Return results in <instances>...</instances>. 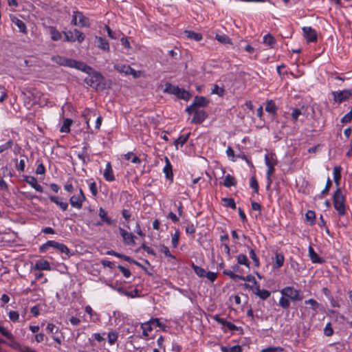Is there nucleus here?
<instances>
[{"instance_id": "c85d7f7f", "label": "nucleus", "mask_w": 352, "mask_h": 352, "mask_svg": "<svg viewBox=\"0 0 352 352\" xmlns=\"http://www.w3.org/2000/svg\"><path fill=\"white\" fill-rule=\"evenodd\" d=\"M0 333L10 341L14 342L13 335L2 326H0ZM16 346H18L19 344L14 342L13 347L16 349Z\"/></svg>"}, {"instance_id": "13d9d810", "label": "nucleus", "mask_w": 352, "mask_h": 352, "mask_svg": "<svg viewBox=\"0 0 352 352\" xmlns=\"http://www.w3.org/2000/svg\"><path fill=\"white\" fill-rule=\"evenodd\" d=\"M46 330L52 333H56L58 331V327H56L54 324L49 323L46 327Z\"/></svg>"}, {"instance_id": "5fc2aeb1", "label": "nucleus", "mask_w": 352, "mask_h": 352, "mask_svg": "<svg viewBox=\"0 0 352 352\" xmlns=\"http://www.w3.org/2000/svg\"><path fill=\"white\" fill-rule=\"evenodd\" d=\"M193 269L195 272L199 276V277H205L206 275V270L203 269L201 267L193 265Z\"/></svg>"}, {"instance_id": "5701e85b", "label": "nucleus", "mask_w": 352, "mask_h": 352, "mask_svg": "<svg viewBox=\"0 0 352 352\" xmlns=\"http://www.w3.org/2000/svg\"><path fill=\"white\" fill-rule=\"evenodd\" d=\"M77 156L79 160H80L82 162V164H85L87 162V159H89V155L87 153V144L82 147V151L77 153Z\"/></svg>"}, {"instance_id": "f3484780", "label": "nucleus", "mask_w": 352, "mask_h": 352, "mask_svg": "<svg viewBox=\"0 0 352 352\" xmlns=\"http://www.w3.org/2000/svg\"><path fill=\"white\" fill-rule=\"evenodd\" d=\"M103 175L104 179L108 182H113L115 180V177L110 162L107 163Z\"/></svg>"}, {"instance_id": "4c0bfd02", "label": "nucleus", "mask_w": 352, "mask_h": 352, "mask_svg": "<svg viewBox=\"0 0 352 352\" xmlns=\"http://www.w3.org/2000/svg\"><path fill=\"white\" fill-rule=\"evenodd\" d=\"M56 250L60 251L61 253L65 254L67 258L73 255V254L70 252L69 249L63 243H59Z\"/></svg>"}, {"instance_id": "7ed1b4c3", "label": "nucleus", "mask_w": 352, "mask_h": 352, "mask_svg": "<svg viewBox=\"0 0 352 352\" xmlns=\"http://www.w3.org/2000/svg\"><path fill=\"white\" fill-rule=\"evenodd\" d=\"M52 60L60 66L67 67L69 68H75L76 69H78L80 67H85L83 65H82V61H78L72 58H68L59 55L53 56L52 57Z\"/></svg>"}, {"instance_id": "0eeeda50", "label": "nucleus", "mask_w": 352, "mask_h": 352, "mask_svg": "<svg viewBox=\"0 0 352 352\" xmlns=\"http://www.w3.org/2000/svg\"><path fill=\"white\" fill-rule=\"evenodd\" d=\"M113 67L118 72L123 73L125 75H132L134 78H138L140 76V72L135 71L129 65L118 63L114 65Z\"/></svg>"}, {"instance_id": "1a4fd4ad", "label": "nucleus", "mask_w": 352, "mask_h": 352, "mask_svg": "<svg viewBox=\"0 0 352 352\" xmlns=\"http://www.w3.org/2000/svg\"><path fill=\"white\" fill-rule=\"evenodd\" d=\"M189 114H193V117L192 118V122L195 124H201L202 123L205 119L207 118L206 112L200 109H195L190 111H186Z\"/></svg>"}, {"instance_id": "774afa93", "label": "nucleus", "mask_w": 352, "mask_h": 352, "mask_svg": "<svg viewBox=\"0 0 352 352\" xmlns=\"http://www.w3.org/2000/svg\"><path fill=\"white\" fill-rule=\"evenodd\" d=\"M45 168L44 165L42 163L39 164L36 167V173L37 175H43L45 173Z\"/></svg>"}, {"instance_id": "6e6d98bb", "label": "nucleus", "mask_w": 352, "mask_h": 352, "mask_svg": "<svg viewBox=\"0 0 352 352\" xmlns=\"http://www.w3.org/2000/svg\"><path fill=\"white\" fill-rule=\"evenodd\" d=\"M250 256L253 260L256 267H258L260 265L259 260L256 255V253L253 249L250 250Z\"/></svg>"}, {"instance_id": "cd10ccee", "label": "nucleus", "mask_w": 352, "mask_h": 352, "mask_svg": "<svg viewBox=\"0 0 352 352\" xmlns=\"http://www.w3.org/2000/svg\"><path fill=\"white\" fill-rule=\"evenodd\" d=\"M49 30L52 40L57 41L61 38V33L55 27L50 26Z\"/></svg>"}, {"instance_id": "e2e57ef3", "label": "nucleus", "mask_w": 352, "mask_h": 352, "mask_svg": "<svg viewBox=\"0 0 352 352\" xmlns=\"http://www.w3.org/2000/svg\"><path fill=\"white\" fill-rule=\"evenodd\" d=\"M89 190L91 192L92 195L94 196H96L97 194H98V190H97V187H96V184L94 181H92L90 184H89Z\"/></svg>"}, {"instance_id": "9b49d317", "label": "nucleus", "mask_w": 352, "mask_h": 352, "mask_svg": "<svg viewBox=\"0 0 352 352\" xmlns=\"http://www.w3.org/2000/svg\"><path fill=\"white\" fill-rule=\"evenodd\" d=\"M334 96V100L337 102H342L351 96V93L349 89H343L340 91L332 92Z\"/></svg>"}, {"instance_id": "bb28decb", "label": "nucleus", "mask_w": 352, "mask_h": 352, "mask_svg": "<svg viewBox=\"0 0 352 352\" xmlns=\"http://www.w3.org/2000/svg\"><path fill=\"white\" fill-rule=\"evenodd\" d=\"M223 184L227 188L234 186L236 184V180L234 178V177L230 175V174H228L225 177V179L223 182Z\"/></svg>"}, {"instance_id": "a878e982", "label": "nucleus", "mask_w": 352, "mask_h": 352, "mask_svg": "<svg viewBox=\"0 0 352 352\" xmlns=\"http://www.w3.org/2000/svg\"><path fill=\"white\" fill-rule=\"evenodd\" d=\"M59 243L55 241H48L40 247V252H44L47 251L49 248H53L56 249Z\"/></svg>"}, {"instance_id": "2f4dec72", "label": "nucleus", "mask_w": 352, "mask_h": 352, "mask_svg": "<svg viewBox=\"0 0 352 352\" xmlns=\"http://www.w3.org/2000/svg\"><path fill=\"white\" fill-rule=\"evenodd\" d=\"M73 121L69 118L64 120L63 124L60 127V131L61 133H69L70 131V126L72 124Z\"/></svg>"}, {"instance_id": "9d476101", "label": "nucleus", "mask_w": 352, "mask_h": 352, "mask_svg": "<svg viewBox=\"0 0 352 352\" xmlns=\"http://www.w3.org/2000/svg\"><path fill=\"white\" fill-rule=\"evenodd\" d=\"M209 100L204 96H196L194 99L192 104L188 107L186 111H190L195 109H199L200 107H204L209 103Z\"/></svg>"}, {"instance_id": "49530a36", "label": "nucleus", "mask_w": 352, "mask_h": 352, "mask_svg": "<svg viewBox=\"0 0 352 352\" xmlns=\"http://www.w3.org/2000/svg\"><path fill=\"white\" fill-rule=\"evenodd\" d=\"M240 280H245V281H248V282H250V283H252L254 285H256V287L259 285L257 281L256 280L254 276H253L251 274H249L246 276H241V277H240Z\"/></svg>"}, {"instance_id": "ea45409f", "label": "nucleus", "mask_w": 352, "mask_h": 352, "mask_svg": "<svg viewBox=\"0 0 352 352\" xmlns=\"http://www.w3.org/2000/svg\"><path fill=\"white\" fill-rule=\"evenodd\" d=\"M13 22L17 26V28L19 29L20 32H21L24 34L27 33V28H26L25 23L23 21H21L19 19H16L15 21H13Z\"/></svg>"}, {"instance_id": "69168bd1", "label": "nucleus", "mask_w": 352, "mask_h": 352, "mask_svg": "<svg viewBox=\"0 0 352 352\" xmlns=\"http://www.w3.org/2000/svg\"><path fill=\"white\" fill-rule=\"evenodd\" d=\"M331 185H332L331 181L329 178H328L327 183H326V186H325L324 188L322 190L321 193L322 195L327 194L329 191V189H330Z\"/></svg>"}, {"instance_id": "a18cd8bd", "label": "nucleus", "mask_w": 352, "mask_h": 352, "mask_svg": "<svg viewBox=\"0 0 352 352\" xmlns=\"http://www.w3.org/2000/svg\"><path fill=\"white\" fill-rule=\"evenodd\" d=\"M250 187L254 190V192L257 193L258 192V184L255 176H252L250 180Z\"/></svg>"}, {"instance_id": "f03ea898", "label": "nucleus", "mask_w": 352, "mask_h": 352, "mask_svg": "<svg viewBox=\"0 0 352 352\" xmlns=\"http://www.w3.org/2000/svg\"><path fill=\"white\" fill-rule=\"evenodd\" d=\"M333 204L334 208L337 210L340 216H344L346 214L345 198L340 188H338L334 192L333 197Z\"/></svg>"}, {"instance_id": "c03bdc74", "label": "nucleus", "mask_w": 352, "mask_h": 352, "mask_svg": "<svg viewBox=\"0 0 352 352\" xmlns=\"http://www.w3.org/2000/svg\"><path fill=\"white\" fill-rule=\"evenodd\" d=\"M265 110L268 113H274L276 110V107L272 100L267 101L265 107Z\"/></svg>"}, {"instance_id": "f704fd0d", "label": "nucleus", "mask_w": 352, "mask_h": 352, "mask_svg": "<svg viewBox=\"0 0 352 352\" xmlns=\"http://www.w3.org/2000/svg\"><path fill=\"white\" fill-rule=\"evenodd\" d=\"M221 351L222 352H241L242 348L240 345H235L231 347L221 346Z\"/></svg>"}, {"instance_id": "f257e3e1", "label": "nucleus", "mask_w": 352, "mask_h": 352, "mask_svg": "<svg viewBox=\"0 0 352 352\" xmlns=\"http://www.w3.org/2000/svg\"><path fill=\"white\" fill-rule=\"evenodd\" d=\"M82 65L85 67H80L78 70L88 74L87 77L85 78L86 84L92 88H100V85L104 81L103 76L85 63L82 62Z\"/></svg>"}, {"instance_id": "8fccbe9b", "label": "nucleus", "mask_w": 352, "mask_h": 352, "mask_svg": "<svg viewBox=\"0 0 352 352\" xmlns=\"http://www.w3.org/2000/svg\"><path fill=\"white\" fill-rule=\"evenodd\" d=\"M223 274L228 276L231 279L234 280L237 279L240 280L241 275L235 274L234 271L226 270L223 271Z\"/></svg>"}, {"instance_id": "dca6fc26", "label": "nucleus", "mask_w": 352, "mask_h": 352, "mask_svg": "<svg viewBox=\"0 0 352 352\" xmlns=\"http://www.w3.org/2000/svg\"><path fill=\"white\" fill-rule=\"evenodd\" d=\"M254 293L255 295L258 296L262 300L267 299L271 295V293L270 291H268L267 289H261L260 288L259 285H258L256 287H255Z\"/></svg>"}, {"instance_id": "412c9836", "label": "nucleus", "mask_w": 352, "mask_h": 352, "mask_svg": "<svg viewBox=\"0 0 352 352\" xmlns=\"http://www.w3.org/2000/svg\"><path fill=\"white\" fill-rule=\"evenodd\" d=\"M309 256L311 261L314 263H322L323 262V259L319 257L311 246L309 248Z\"/></svg>"}, {"instance_id": "393cba45", "label": "nucleus", "mask_w": 352, "mask_h": 352, "mask_svg": "<svg viewBox=\"0 0 352 352\" xmlns=\"http://www.w3.org/2000/svg\"><path fill=\"white\" fill-rule=\"evenodd\" d=\"M183 33L187 38L197 41H201L203 38L201 34L192 31L185 30Z\"/></svg>"}, {"instance_id": "052dcab7", "label": "nucleus", "mask_w": 352, "mask_h": 352, "mask_svg": "<svg viewBox=\"0 0 352 352\" xmlns=\"http://www.w3.org/2000/svg\"><path fill=\"white\" fill-rule=\"evenodd\" d=\"M13 144L12 141L9 140L6 142L4 144L0 146V153H2L12 147Z\"/></svg>"}, {"instance_id": "4be33fe9", "label": "nucleus", "mask_w": 352, "mask_h": 352, "mask_svg": "<svg viewBox=\"0 0 352 352\" xmlns=\"http://www.w3.org/2000/svg\"><path fill=\"white\" fill-rule=\"evenodd\" d=\"M266 165L276 166L277 164V158L275 153H271L265 155Z\"/></svg>"}, {"instance_id": "aec40b11", "label": "nucleus", "mask_w": 352, "mask_h": 352, "mask_svg": "<svg viewBox=\"0 0 352 352\" xmlns=\"http://www.w3.org/2000/svg\"><path fill=\"white\" fill-rule=\"evenodd\" d=\"M275 263L273 265L274 268H280L284 265L285 257L282 253H275Z\"/></svg>"}, {"instance_id": "473e14b6", "label": "nucleus", "mask_w": 352, "mask_h": 352, "mask_svg": "<svg viewBox=\"0 0 352 352\" xmlns=\"http://www.w3.org/2000/svg\"><path fill=\"white\" fill-rule=\"evenodd\" d=\"M333 179L337 186L340 184L341 179V168L340 166H335L333 168Z\"/></svg>"}, {"instance_id": "4d7b16f0", "label": "nucleus", "mask_w": 352, "mask_h": 352, "mask_svg": "<svg viewBox=\"0 0 352 352\" xmlns=\"http://www.w3.org/2000/svg\"><path fill=\"white\" fill-rule=\"evenodd\" d=\"M9 315V318L12 321V322H16L18 321L19 318V314L17 311H10L8 314Z\"/></svg>"}, {"instance_id": "7c9ffc66", "label": "nucleus", "mask_w": 352, "mask_h": 352, "mask_svg": "<svg viewBox=\"0 0 352 352\" xmlns=\"http://www.w3.org/2000/svg\"><path fill=\"white\" fill-rule=\"evenodd\" d=\"M305 113L306 110L304 106H302L301 109H294L292 113V118L296 122L298 120L299 116L305 115Z\"/></svg>"}, {"instance_id": "09e8293b", "label": "nucleus", "mask_w": 352, "mask_h": 352, "mask_svg": "<svg viewBox=\"0 0 352 352\" xmlns=\"http://www.w3.org/2000/svg\"><path fill=\"white\" fill-rule=\"evenodd\" d=\"M275 38L271 34H268L263 37V43L272 46L275 43Z\"/></svg>"}, {"instance_id": "b1692460", "label": "nucleus", "mask_w": 352, "mask_h": 352, "mask_svg": "<svg viewBox=\"0 0 352 352\" xmlns=\"http://www.w3.org/2000/svg\"><path fill=\"white\" fill-rule=\"evenodd\" d=\"M98 215L103 222L106 223L108 225L112 224V220L111 219L110 217H108L107 212L104 208H100Z\"/></svg>"}, {"instance_id": "20e7f679", "label": "nucleus", "mask_w": 352, "mask_h": 352, "mask_svg": "<svg viewBox=\"0 0 352 352\" xmlns=\"http://www.w3.org/2000/svg\"><path fill=\"white\" fill-rule=\"evenodd\" d=\"M71 24L80 27L89 28L91 25L89 19L78 10L73 11L72 20Z\"/></svg>"}, {"instance_id": "72a5a7b5", "label": "nucleus", "mask_w": 352, "mask_h": 352, "mask_svg": "<svg viewBox=\"0 0 352 352\" xmlns=\"http://www.w3.org/2000/svg\"><path fill=\"white\" fill-rule=\"evenodd\" d=\"M305 304L310 305L311 309L314 311L313 316L317 314V309L319 308V303L314 299L311 298L305 301Z\"/></svg>"}, {"instance_id": "423d86ee", "label": "nucleus", "mask_w": 352, "mask_h": 352, "mask_svg": "<svg viewBox=\"0 0 352 352\" xmlns=\"http://www.w3.org/2000/svg\"><path fill=\"white\" fill-rule=\"evenodd\" d=\"M86 200L85 195L81 188L78 194H75L69 199L71 206L78 210H80L82 207L83 202Z\"/></svg>"}, {"instance_id": "37998d69", "label": "nucleus", "mask_w": 352, "mask_h": 352, "mask_svg": "<svg viewBox=\"0 0 352 352\" xmlns=\"http://www.w3.org/2000/svg\"><path fill=\"white\" fill-rule=\"evenodd\" d=\"M306 220L313 225L315 222L316 214L313 210H308L305 214Z\"/></svg>"}, {"instance_id": "bf43d9fd", "label": "nucleus", "mask_w": 352, "mask_h": 352, "mask_svg": "<svg viewBox=\"0 0 352 352\" xmlns=\"http://www.w3.org/2000/svg\"><path fill=\"white\" fill-rule=\"evenodd\" d=\"M118 268L120 270V272L122 273L123 276L126 278H129L131 276V272L129 269L119 265L118 266Z\"/></svg>"}, {"instance_id": "c9c22d12", "label": "nucleus", "mask_w": 352, "mask_h": 352, "mask_svg": "<svg viewBox=\"0 0 352 352\" xmlns=\"http://www.w3.org/2000/svg\"><path fill=\"white\" fill-rule=\"evenodd\" d=\"M159 250L162 254H164L166 258L175 259V257L170 253L168 247L161 245L159 247Z\"/></svg>"}, {"instance_id": "680f3d73", "label": "nucleus", "mask_w": 352, "mask_h": 352, "mask_svg": "<svg viewBox=\"0 0 352 352\" xmlns=\"http://www.w3.org/2000/svg\"><path fill=\"white\" fill-rule=\"evenodd\" d=\"M118 339V335L113 332H109L108 334V341L112 344H113Z\"/></svg>"}, {"instance_id": "4468645a", "label": "nucleus", "mask_w": 352, "mask_h": 352, "mask_svg": "<svg viewBox=\"0 0 352 352\" xmlns=\"http://www.w3.org/2000/svg\"><path fill=\"white\" fill-rule=\"evenodd\" d=\"M23 181L30 184L33 188L37 192H42L43 189V187L38 184L36 179L33 176L23 175Z\"/></svg>"}, {"instance_id": "58836bf2", "label": "nucleus", "mask_w": 352, "mask_h": 352, "mask_svg": "<svg viewBox=\"0 0 352 352\" xmlns=\"http://www.w3.org/2000/svg\"><path fill=\"white\" fill-rule=\"evenodd\" d=\"M237 263L239 265H244L246 267H250V262L246 255L240 254L237 256Z\"/></svg>"}, {"instance_id": "a19ab883", "label": "nucleus", "mask_w": 352, "mask_h": 352, "mask_svg": "<svg viewBox=\"0 0 352 352\" xmlns=\"http://www.w3.org/2000/svg\"><path fill=\"white\" fill-rule=\"evenodd\" d=\"M222 201L226 207L231 208L232 209L236 208L235 201L232 198H222Z\"/></svg>"}, {"instance_id": "0e129e2a", "label": "nucleus", "mask_w": 352, "mask_h": 352, "mask_svg": "<svg viewBox=\"0 0 352 352\" xmlns=\"http://www.w3.org/2000/svg\"><path fill=\"white\" fill-rule=\"evenodd\" d=\"M324 335L327 336H331L333 335V329L331 328V324L330 323H328L324 329Z\"/></svg>"}, {"instance_id": "2eb2a0df", "label": "nucleus", "mask_w": 352, "mask_h": 352, "mask_svg": "<svg viewBox=\"0 0 352 352\" xmlns=\"http://www.w3.org/2000/svg\"><path fill=\"white\" fill-rule=\"evenodd\" d=\"M96 42L97 43V47L98 48L105 52H109V43L105 38L96 36Z\"/></svg>"}, {"instance_id": "f8f14e48", "label": "nucleus", "mask_w": 352, "mask_h": 352, "mask_svg": "<svg viewBox=\"0 0 352 352\" xmlns=\"http://www.w3.org/2000/svg\"><path fill=\"white\" fill-rule=\"evenodd\" d=\"M120 235L123 238L124 242L129 245H133L135 244V236L130 232H128L122 228H119Z\"/></svg>"}, {"instance_id": "6e6552de", "label": "nucleus", "mask_w": 352, "mask_h": 352, "mask_svg": "<svg viewBox=\"0 0 352 352\" xmlns=\"http://www.w3.org/2000/svg\"><path fill=\"white\" fill-rule=\"evenodd\" d=\"M283 296L290 298L293 301H298L302 299L300 292L292 287H286L281 290Z\"/></svg>"}, {"instance_id": "603ef678", "label": "nucleus", "mask_w": 352, "mask_h": 352, "mask_svg": "<svg viewBox=\"0 0 352 352\" xmlns=\"http://www.w3.org/2000/svg\"><path fill=\"white\" fill-rule=\"evenodd\" d=\"M177 98L187 100L190 98V94L185 89H177Z\"/></svg>"}, {"instance_id": "e433bc0d", "label": "nucleus", "mask_w": 352, "mask_h": 352, "mask_svg": "<svg viewBox=\"0 0 352 352\" xmlns=\"http://www.w3.org/2000/svg\"><path fill=\"white\" fill-rule=\"evenodd\" d=\"M266 166H267V187L269 188L272 183L271 177L274 172V166H272V165H266Z\"/></svg>"}, {"instance_id": "a211bd4d", "label": "nucleus", "mask_w": 352, "mask_h": 352, "mask_svg": "<svg viewBox=\"0 0 352 352\" xmlns=\"http://www.w3.org/2000/svg\"><path fill=\"white\" fill-rule=\"evenodd\" d=\"M163 171L165 173L166 177L173 182V173L172 165L167 157H166V166L164 167Z\"/></svg>"}, {"instance_id": "de8ad7c7", "label": "nucleus", "mask_w": 352, "mask_h": 352, "mask_svg": "<svg viewBox=\"0 0 352 352\" xmlns=\"http://www.w3.org/2000/svg\"><path fill=\"white\" fill-rule=\"evenodd\" d=\"M279 305L284 309H288L290 306V301L285 296H282L279 300Z\"/></svg>"}, {"instance_id": "6ab92c4d", "label": "nucleus", "mask_w": 352, "mask_h": 352, "mask_svg": "<svg viewBox=\"0 0 352 352\" xmlns=\"http://www.w3.org/2000/svg\"><path fill=\"white\" fill-rule=\"evenodd\" d=\"M34 269L37 270H50V263L45 260H38L34 265Z\"/></svg>"}, {"instance_id": "3c124183", "label": "nucleus", "mask_w": 352, "mask_h": 352, "mask_svg": "<svg viewBox=\"0 0 352 352\" xmlns=\"http://www.w3.org/2000/svg\"><path fill=\"white\" fill-rule=\"evenodd\" d=\"M215 38L221 43H231L230 38L226 35L217 34Z\"/></svg>"}, {"instance_id": "39448f33", "label": "nucleus", "mask_w": 352, "mask_h": 352, "mask_svg": "<svg viewBox=\"0 0 352 352\" xmlns=\"http://www.w3.org/2000/svg\"><path fill=\"white\" fill-rule=\"evenodd\" d=\"M65 41L67 42H75L78 41L79 43H82L85 38V35L77 29L73 31L64 32Z\"/></svg>"}, {"instance_id": "79ce46f5", "label": "nucleus", "mask_w": 352, "mask_h": 352, "mask_svg": "<svg viewBox=\"0 0 352 352\" xmlns=\"http://www.w3.org/2000/svg\"><path fill=\"white\" fill-rule=\"evenodd\" d=\"M151 325L153 327H160L161 329L164 330L166 325L162 324L158 318H151L150 320Z\"/></svg>"}, {"instance_id": "c756f323", "label": "nucleus", "mask_w": 352, "mask_h": 352, "mask_svg": "<svg viewBox=\"0 0 352 352\" xmlns=\"http://www.w3.org/2000/svg\"><path fill=\"white\" fill-rule=\"evenodd\" d=\"M141 328L142 329V336L144 337H148L149 336V332H151L153 329L150 320L142 323L141 324Z\"/></svg>"}, {"instance_id": "ddd939ff", "label": "nucleus", "mask_w": 352, "mask_h": 352, "mask_svg": "<svg viewBox=\"0 0 352 352\" xmlns=\"http://www.w3.org/2000/svg\"><path fill=\"white\" fill-rule=\"evenodd\" d=\"M304 36L308 42H315L317 41V33L315 30L311 27L302 28Z\"/></svg>"}, {"instance_id": "338daca9", "label": "nucleus", "mask_w": 352, "mask_h": 352, "mask_svg": "<svg viewBox=\"0 0 352 352\" xmlns=\"http://www.w3.org/2000/svg\"><path fill=\"white\" fill-rule=\"evenodd\" d=\"M205 277H206L210 281L214 282L217 278V274L214 272H206Z\"/></svg>"}, {"instance_id": "864d4df0", "label": "nucleus", "mask_w": 352, "mask_h": 352, "mask_svg": "<svg viewBox=\"0 0 352 352\" xmlns=\"http://www.w3.org/2000/svg\"><path fill=\"white\" fill-rule=\"evenodd\" d=\"M283 349L280 346H270L261 350V352H283Z\"/></svg>"}]
</instances>
